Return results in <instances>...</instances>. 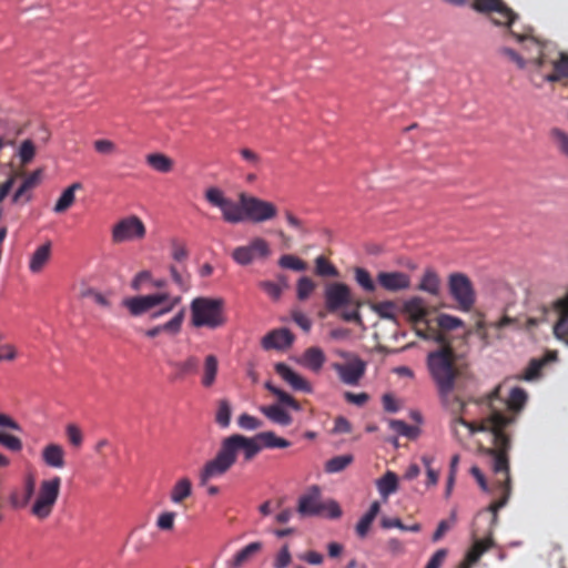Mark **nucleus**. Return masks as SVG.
I'll use <instances>...</instances> for the list:
<instances>
[{
  "mask_svg": "<svg viewBox=\"0 0 568 568\" xmlns=\"http://www.w3.org/2000/svg\"><path fill=\"white\" fill-rule=\"evenodd\" d=\"M315 273L323 277H337L339 275L338 270L324 256L316 257Z\"/></svg>",
  "mask_w": 568,
  "mask_h": 568,
  "instance_id": "nucleus-39",
  "label": "nucleus"
},
{
  "mask_svg": "<svg viewBox=\"0 0 568 568\" xmlns=\"http://www.w3.org/2000/svg\"><path fill=\"white\" fill-rule=\"evenodd\" d=\"M191 323L194 327L216 329L226 324L225 302L221 297L200 296L192 300Z\"/></svg>",
  "mask_w": 568,
  "mask_h": 568,
  "instance_id": "nucleus-5",
  "label": "nucleus"
},
{
  "mask_svg": "<svg viewBox=\"0 0 568 568\" xmlns=\"http://www.w3.org/2000/svg\"><path fill=\"white\" fill-rule=\"evenodd\" d=\"M403 310L413 324L426 323L428 310L422 297L415 296L404 303Z\"/></svg>",
  "mask_w": 568,
  "mask_h": 568,
  "instance_id": "nucleus-23",
  "label": "nucleus"
},
{
  "mask_svg": "<svg viewBox=\"0 0 568 568\" xmlns=\"http://www.w3.org/2000/svg\"><path fill=\"white\" fill-rule=\"evenodd\" d=\"M291 442L276 436L274 432L258 433L254 437L233 434L221 442L215 457L209 460L200 471V483L205 485L210 479L227 473L236 463L239 453H243L245 462L252 460L263 448H287Z\"/></svg>",
  "mask_w": 568,
  "mask_h": 568,
  "instance_id": "nucleus-2",
  "label": "nucleus"
},
{
  "mask_svg": "<svg viewBox=\"0 0 568 568\" xmlns=\"http://www.w3.org/2000/svg\"><path fill=\"white\" fill-rule=\"evenodd\" d=\"M417 288L434 296L438 295L440 290L438 274L433 268L425 270Z\"/></svg>",
  "mask_w": 568,
  "mask_h": 568,
  "instance_id": "nucleus-30",
  "label": "nucleus"
},
{
  "mask_svg": "<svg viewBox=\"0 0 568 568\" xmlns=\"http://www.w3.org/2000/svg\"><path fill=\"white\" fill-rule=\"evenodd\" d=\"M341 357L345 358V363L334 362L331 364V368L336 372L339 381L349 386L359 385L364 377L367 368V364L359 356L348 353L339 352Z\"/></svg>",
  "mask_w": 568,
  "mask_h": 568,
  "instance_id": "nucleus-10",
  "label": "nucleus"
},
{
  "mask_svg": "<svg viewBox=\"0 0 568 568\" xmlns=\"http://www.w3.org/2000/svg\"><path fill=\"white\" fill-rule=\"evenodd\" d=\"M353 462L352 455H338L326 462L325 470L327 473H339Z\"/></svg>",
  "mask_w": 568,
  "mask_h": 568,
  "instance_id": "nucleus-40",
  "label": "nucleus"
},
{
  "mask_svg": "<svg viewBox=\"0 0 568 568\" xmlns=\"http://www.w3.org/2000/svg\"><path fill=\"white\" fill-rule=\"evenodd\" d=\"M166 364L173 369L171 375L172 381L182 382L186 377L197 373L200 359L194 355H190L183 361L169 358Z\"/></svg>",
  "mask_w": 568,
  "mask_h": 568,
  "instance_id": "nucleus-19",
  "label": "nucleus"
},
{
  "mask_svg": "<svg viewBox=\"0 0 568 568\" xmlns=\"http://www.w3.org/2000/svg\"><path fill=\"white\" fill-rule=\"evenodd\" d=\"M0 444L11 452H20L22 449V442L17 436L0 432Z\"/></svg>",
  "mask_w": 568,
  "mask_h": 568,
  "instance_id": "nucleus-57",
  "label": "nucleus"
},
{
  "mask_svg": "<svg viewBox=\"0 0 568 568\" xmlns=\"http://www.w3.org/2000/svg\"><path fill=\"white\" fill-rule=\"evenodd\" d=\"M231 414L232 409L230 403L226 399H221L219 402V407L215 416L216 423L223 428L229 427L231 422Z\"/></svg>",
  "mask_w": 568,
  "mask_h": 568,
  "instance_id": "nucleus-45",
  "label": "nucleus"
},
{
  "mask_svg": "<svg viewBox=\"0 0 568 568\" xmlns=\"http://www.w3.org/2000/svg\"><path fill=\"white\" fill-rule=\"evenodd\" d=\"M61 488V478L54 476L50 479L42 480L31 514L40 520L48 518L58 500Z\"/></svg>",
  "mask_w": 568,
  "mask_h": 568,
  "instance_id": "nucleus-9",
  "label": "nucleus"
},
{
  "mask_svg": "<svg viewBox=\"0 0 568 568\" xmlns=\"http://www.w3.org/2000/svg\"><path fill=\"white\" fill-rule=\"evenodd\" d=\"M275 372L282 379H284L294 390L304 393H312V385L307 379L293 371L285 363H277L275 365Z\"/></svg>",
  "mask_w": 568,
  "mask_h": 568,
  "instance_id": "nucleus-20",
  "label": "nucleus"
},
{
  "mask_svg": "<svg viewBox=\"0 0 568 568\" xmlns=\"http://www.w3.org/2000/svg\"><path fill=\"white\" fill-rule=\"evenodd\" d=\"M51 255V244L48 242L39 246L32 254L29 262V270L32 273H39L48 263Z\"/></svg>",
  "mask_w": 568,
  "mask_h": 568,
  "instance_id": "nucleus-31",
  "label": "nucleus"
},
{
  "mask_svg": "<svg viewBox=\"0 0 568 568\" xmlns=\"http://www.w3.org/2000/svg\"><path fill=\"white\" fill-rule=\"evenodd\" d=\"M180 303H181V297L180 296L171 297L169 295V298L161 304L163 306L159 311L154 312L152 314V317L153 318H158L160 316H163V315L170 313Z\"/></svg>",
  "mask_w": 568,
  "mask_h": 568,
  "instance_id": "nucleus-62",
  "label": "nucleus"
},
{
  "mask_svg": "<svg viewBox=\"0 0 568 568\" xmlns=\"http://www.w3.org/2000/svg\"><path fill=\"white\" fill-rule=\"evenodd\" d=\"M435 458L433 456L424 455L422 456V463L424 464L427 473V485H436L438 483V473L433 469L432 465Z\"/></svg>",
  "mask_w": 568,
  "mask_h": 568,
  "instance_id": "nucleus-58",
  "label": "nucleus"
},
{
  "mask_svg": "<svg viewBox=\"0 0 568 568\" xmlns=\"http://www.w3.org/2000/svg\"><path fill=\"white\" fill-rule=\"evenodd\" d=\"M326 361L325 353L317 346H312L305 349L303 353L301 363L312 372H320Z\"/></svg>",
  "mask_w": 568,
  "mask_h": 568,
  "instance_id": "nucleus-25",
  "label": "nucleus"
},
{
  "mask_svg": "<svg viewBox=\"0 0 568 568\" xmlns=\"http://www.w3.org/2000/svg\"><path fill=\"white\" fill-rule=\"evenodd\" d=\"M297 511L303 517L325 515L332 519L339 518L342 515V509L336 501L331 500L327 504L321 501V493L316 486L312 487L308 494L300 497Z\"/></svg>",
  "mask_w": 568,
  "mask_h": 568,
  "instance_id": "nucleus-8",
  "label": "nucleus"
},
{
  "mask_svg": "<svg viewBox=\"0 0 568 568\" xmlns=\"http://www.w3.org/2000/svg\"><path fill=\"white\" fill-rule=\"evenodd\" d=\"M184 310H180L170 321L161 325L163 332L178 334L181 331L182 323L184 321Z\"/></svg>",
  "mask_w": 568,
  "mask_h": 568,
  "instance_id": "nucleus-51",
  "label": "nucleus"
},
{
  "mask_svg": "<svg viewBox=\"0 0 568 568\" xmlns=\"http://www.w3.org/2000/svg\"><path fill=\"white\" fill-rule=\"evenodd\" d=\"M417 335L425 338V339H434L436 341L437 343L440 344V347H444L445 345H450L444 333L437 331V329H434V328H429L427 327L426 331H423V329H417L416 331Z\"/></svg>",
  "mask_w": 568,
  "mask_h": 568,
  "instance_id": "nucleus-55",
  "label": "nucleus"
},
{
  "mask_svg": "<svg viewBox=\"0 0 568 568\" xmlns=\"http://www.w3.org/2000/svg\"><path fill=\"white\" fill-rule=\"evenodd\" d=\"M376 487L378 493L386 501L389 495L394 494L398 489V477L394 471H386L381 478L376 480Z\"/></svg>",
  "mask_w": 568,
  "mask_h": 568,
  "instance_id": "nucleus-29",
  "label": "nucleus"
},
{
  "mask_svg": "<svg viewBox=\"0 0 568 568\" xmlns=\"http://www.w3.org/2000/svg\"><path fill=\"white\" fill-rule=\"evenodd\" d=\"M523 44V49L524 51L526 52H531L534 53L531 57H529L527 60H525L518 52H516L514 49H510V48H507V47H501L499 50H498V53L503 57H506L508 60H510L511 62H514L519 69H525L527 67V64H530L532 68H534V71H538L540 69H542V67L545 65V63L548 61L547 59V54L545 53V62L540 65V67H537L536 63H535V60L538 58V51L537 49L531 45V44H527L525 47L524 43Z\"/></svg>",
  "mask_w": 568,
  "mask_h": 568,
  "instance_id": "nucleus-18",
  "label": "nucleus"
},
{
  "mask_svg": "<svg viewBox=\"0 0 568 568\" xmlns=\"http://www.w3.org/2000/svg\"><path fill=\"white\" fill-rule=\"evenodd\" d=\"M437 324L443 331H453L464 325V322L455 316L448 314H440L437 317Z\"/></svg>",
  "mask_w": 568,
  "mask_h": 568,
  "instance_id": "nucleus-52",
  "label": "nucleus"
},
{
  "mask_svg": "<svg viewBox=\"0 0 568 568\" xmlns=\"http://www.w3.org/2000/svg\"><path fill=\"white\" fill-rule=\"evenodd\" d=\"M145 161L148 165L160 173H169L174 166L173 160L163 153H150L146 155Z\"/></svg>",
  "mask_w": 568,
  "mask_h": 568,
  "instance_id": "nucleus-34",
  "label": "nucleus"
},
{
  "mask_svg": "<svg viewBox=\"0 0 568 568\" xmlns=\"http://www.w3.org/2000/svg\"><path fill=\"white\" fill-rule=\"evenodd\" d=\"M272 254L270 244L263 237H254L247 245L237 246L232 252V258L240 265H248L254 260H265Z\"/></svg>",
  "mask_w": 568,
  "mask_h": 568,
  "instance_id": "nucleus-13",
  "label": "nucleus"
},
{
  "mask_svg": "<svg viewBox=\"0 0 568 568\" xmlns=\"http://www.w3.org/2000/svg\"><path fill=\"white\" fill-rule=\"evenodd\" d=\"M556 359H557L556 352H547L544 355V357H541V358L530 359L521 378L525 381H534V379L538 378L541 375V371L545 367V365L548 364L549 362H552Z\"/></svg>",
  "mask_w": 568,
  "mask_h": 568,
  "instance_id": "nucleus-24",
  "label": "nucleus"
},
{
  "mask_svg": "<svg viewBox=\"0 0 568 568\" xmlns=\"http://www.w3.org/2000/svg\"><path fill=\"white\" fill-rule=\"evenodd\" d=\"M192 495V481L187 477L180 478L172 487L170 498L174 504H182Z\"/></svg>",
  "mask_w": 568,
  "mask_h": 568,
  "instance_id": "nucleus-35",
  "label": "nucleus"
},
{
  "mask_svg": "<svg viewBox=\"0 0 568 568\" xmlns=\"http://www.w3.org/2000/svg\"><path fill=\"white\" fill-rule=\"evenodd\" d=\"M497 500L493 501L485 510H481L477 514L476 519H479L481 517H489V526L487 528V537L485 539H477L473 544V546L468 549V551L465 555L464 560L459 564L458 568H471L475 564H477L483 556L485 551H487L491 545V534L497 525L498 521V511L499 508L496 510V520H494L493 516L494 513L490 510V507L496 503ZM503 507H500L501 509Z\"/></svg>",
  "mask_w": 568,
  "mask_h": 568,
  "instance_id": "nucleus-11",
  "label": "nucleus"
},
{
  "mask_svg": "<svg viewBox=\"0 0 568 568\" xmlns=\"http://www.w3.org/2000/svg\"><path fill=\"white\" fill-rule=\"evenodd\" d=\"M355 281L366 292L372 293L376 290V284L369 272L362 267L355 268Z\"/></svg>",
  "mask_w": 568,
  "mask_h": 568,
  "instance_id": "nucleus-43",
  "label": "nucleus"
},
{
  "mask_svg": "<svg viewBox=\"0 0 568 568\" xmlns=\"http://www.w3.org/2000/svg\"><path fill=\"white\" fill-rule=\"evenodd\" d=\"M550 138L561 154L568 156V134L559 128L550 130Z\"/></svg>",
  "mask_w": 568,
  "mask_h": 568,
  "instance_id": "nucleus-48",
  "label": "nucleus"
},
{
  "mask_svg": "<svg viewBox=\"0 0 568 568\" xmlns=\"http://www.w3.org/2000/svg\"><path fill=\"white\" fill-rule=\"evenodd\" d=\"M263 545L261 541H254L237 551L234 557L226 562L227 568H241L251 560L261 549Z\"/></svg>",
  "mask_w": 568,
  "mask_h": 568,
  "instance_id": "nucleus-26",
  "label": "nucleus"
},
{
  "mask_svg": "<svg viewBox=\"0 0 568 568\" xmlns=\"http://www.w3.org/2000/svg\"><path fill=\"white\" fill-rule=\"evenodd\" d=\"M448 290L452 297L457 302L458 308L469 312L475 304V291L467 275L452 273L448 277Z\"/></svg>",
  "mask_w": 568,
  "mask_h": 568,
  "instance_id": "nucleus-12",
  "label": "nucleus"
},
{
  "mask_svg": "<svg viewBox=\"0 0 568 568\" xmlns=\"http://www.w3.org/2000/svg\"><path fill=\"white\" fill-rule=\"evenodd\" d=\"M381 526L384 529L398 528L403 531H412V532H418L422 529V526L417 523L414 525H410V526H406L403 524V521L399 518H389V517L382 518Z\"/></svg>",
  "mask_w": 568,
  "mask_h": 568,
  "instance_id": "nucleus-42",
  "label": "nucleus"
},
{
  "mask_svg": "<svg viewBox=\"0 0 568 568\" xmlns=\"http://www.w3.org/2000/svg\"><path fill=\"white\" fill-rule=\"evenodd\" d=\"M278 265L283 268H288L297 272L306 270V263L300 257L292 254L282 255L278 260Z\"/></svg>",
  "mask_w": 568,
  "mask_h": 568,
  "instance_id": "nucleus-44",
  "label": "nucleus"
},
{
  "mask_svg": "<svg viewBox=\"0 0 568 568\" xmlns=\"http://www.w3.org/2000/svg\"><path fill=\"white\" fill-rule=\"evenodd\" d=\"M94 150L104 155H111L116 152V145L106 139L97 140L93 143Z\"/></svg>",
  "mask_w": 568,
  "mask_h": 568,
  "instance_id": "nucleus-61",
  "label": "nucleus"
},
{
  "mask_svg": "<svg viewBox=\"0 0 568 568\" xmlns=\"http://www.w3.org/2000/svg\"><path fill=\"white\" fill-rule=\"evenodd\" d=\"M36 154V148L31 140H24L19 150V156L22 164H28L32 161Z\"/></svg>",
  "mask_w": 568,
  "mask_h": 568,
  "instance_id": "nucleus-56",
  "label": "nucleus"
},
{
  "mask_svg": "<svg viewBox=\"0 0 568 568\" xmlns=\"http://www.w3.org/2000/svg\"><path fill=\"white\" fill-rule=\"evenodd\" d=\"M260 288L265 292L273 301H278L283 294V286L273 281H261Z\"/></svg>",
  "mask_w": 568,
  "mask_h": 568,
  "instance_id": "nucleus-53",
  "label": "nucleus"
},
{
  "mask_svg": "<svg viewBox=\"0 0 568 568\" xmlns=\"http://www.w3.org/2000/svg\"><path fill=\"white\" fill-rule=\"evenodd\" d=\"M389 427L396 434L408 438H414L417 435V428L415 426L408 425L404 420L392 419L389 422Z\"/></svg>",
  "mask_w": 568,
  "mask_h": 568,
  "instance_id": "nucleus-47",
  "label": "nucleus"
},
{
  "mask_svg": "<svg viewBox=\"0 0 568 568\" xmlns=\"http://www.w3.org/2000/svg\"><path fill=\"white\" fill-rule=\"evenodd\" d=\"M294 335L287 328L271 331L262 339L264 349H285L292 345Z\"/></svg>",
  "mask_w": 568,
  "mask_h": 568,
  "instance_id": "nucleus-21",
  "label": "nucleus"
},
{
  "mask_svg": "<svg viewBox=\"0 0 568 568\" xmlns=\"http://www.w3.org/2000/svg\"><path fill=\"white\" fill-rule=\"evenodd\" d=\"M82 184L80 182L72 183L69 187H67L60 197L58 199L53 211L55 213L65 212L75 201V191L81 190Z\"/></svg>",
  "mask_w": 568,
  "mask_h": 568,
  "instance_id": "nucleus-33",
  "label": "nucleus"
},
{
  "mask_svg": "<svg viewBox=\"0 0 568 568\" xmlns=\"http://www.w3.org/2000/svg\"><path fill=\"white\" fill-rule=\"evenodd\" d=\"M205 200L222 212L225 222L236 224L244 220L263 223L277 215V207L272 202L256 196L241 193L240 203L226 197L224 192L215 186L209 187L204 193Z\"/></svg>",
  "mask_w": 568,
  "mask_h": 568,
  "instance_id": "nucleus-3",
  "label": "nucleus"
},
{
  "mask_svg": "<svg viewBox=\"0 0 568 568\" xmlns=\"http://www.w3.org/2000/svg\"><path fill=\"white\" fill-rule=\"evenodd\" d=\"M292 560L288 545L285 544L275 557L273 562L274 568H286Z\"/></svg>",
  "mask_w": 568,
  "mask_h": 568,
  "instance_id": "nucleus-60",
  "label": "nucleus"
},
{
  "mask_svg": "<svg viewBox=\"0 0 568 568\" xmlns=\"http://www.w3.org/2000/svg\"><path fill=\"white\" fill-rule=\"evenodd\" d=\"M377 284L387 292L396 293L410 287V276L404 272H379Z\"/></svg>",
  "mask_w": 568,
  "mask_h": 568,
  "instance_id": "nucleus-17",
  "label": "nucleus"
},
{
  "mask_svg": "<svg viewBox=\"0 0 568 568\" xmlns=\"http://www.w3.org/2000/svg\"><path fill=\"white\" fill-rule=\"evenodd\" d=\"M526 402L527 393L525 389L514 387L508 399L503 400L497 387L487 396V406L490 413L480 424L467 422L462 416H455L452 420V432L456 437H458V426L466 427L468 435H474L477 432H489L491 434L494 446L485 448L484 452L490 458L491 468L496 475V484L501 494L498 501L490 507L494 513V520H496V510L507 504L511 491L508 456L511 443L506 429L515 422V416L508 413L519 412Z\"/></svg>",
  "mask_w": 568,
  "mask_h": 568,
  "instance_id": "nucleus-1",
  "label": "nucleus"
},
{
  "mask_svg": "<svg viewBox=\"0 0 568 568\" xmlns=\"http://www.w3.org/2000/svg\"><path fill=\"white\" fill-rule=\"evenodd\" d=\"M169 298L168 293H155L149 295H140L126 297L122 301V305L128 308L132 316H141L154 307L160 306Z\"/></svg>",
  "mask_w": 568,
  "mask_h": 568,
  "instance_id": "nucleus-15",
  "label": "nucleus"
},
{
  "mask_svg": "<svg viewBox=\"0 0 568 568\" xmlns=\"http://www.w3.org/2000/svg\"><path fill=\"white\" fill-rule=\"evenodd\" d=\"M265 388L270 393H272L274 396L277 397V400H278L277 404H280L281 406L291 407L292 409H294L296 412L302 409L300 403L293 396H291L290 394H287L284 390H282L281 388L272 385L271 383H266Z\"/></svg>",
  "mask_w": 568,
  "mask_h": 568,
  "instance_id": "nucleus-38",
  "label": "nucleus"
},
{
  "mask_svg": "<svg viewBox=\"0 0 568 568\" xmlns=\"http://www.w3.org/2000/svg\"><path fill=\"white\" fill-rule=\"evenodd\" d=\"M315 288L316 283L312 278L303 276L296 284V296L300 301H305L311 296Z\"/></svg>",
  "mask_w": 568,
  "mask_h": 568,
  "instance_id": "nucleus-41",
  "label": "nucleus"
},
{
  "mask_svg": "<svg viewBox=\"0 0 568 568\" xmlns=\"http://www.w3.org/2000/svg\"><path fill=\"white\" fill-rule=\"evenodd\" d=\"M324 301L327 312L335 313L344 307L354 306L353 311H344L341 317L345 322L362 323L359 307L362 303L353 297L348 285L342 282H331L324 287Z\"/></svg>",
  "mask_w": 568,
  "mask_h": 568,
  "instance_id": "nucleus-6",
  "label": "nucleus"
},
{
  "mask_svg": "<svg viewBox=\"0 0 568 568\" xmlns=\"http://www.w3.org/2000/svg\"><path fill=\"white\" fill-rule=\"evenodd\" d=\"M146 229L142 220L135 215L122 219L112 230L114 243L141 240L145 236Z\"/></svg>",
  "mask_w": 568,
  "mask_h": 568,
  "instance_id": "nucleus-14",
  "label": "nucleus"
},
{
  "mask_svg": "<svg viewBox=\"0 0 568 568\" xmlns=\"http://www.w3.org/2000/svg\"><path fill=\"white\" fill-rule=\"evenodd\" d=\"M395 303L392 301H384L373 305V311L382 318H395Z\"/></svg>",
  "mask_w": 568,
  "mask_h": 568,
  "instance_id": "nucleus-49",
  "label": "nucleus"
},
{
  "mask_svg": "<svg viewBox=\"0 0 568 568\" xmlns=\"http://www.w3.org/2000/svg\"><path fill=\"white\" fill-rule=\"evenodd\" d=\"M558 321L554 326L555 336L568 344V294L555 303Z\"/></svg>",
  "mask_w": 568,
  "mask_h": 568,
  "instance_id": "nucleus-22",
  "label": "nucleus"
},
{
  "mask_svg": "<svg viewBox=\"0 0 568 568\" xmlns=\"http://www.w3.org/2000/svg\"><path fill=\"white\" fill-rule=\"evenodd\" d=\"M507 13H491L489 14L490 21L498 27H505L507 36L514 38L517 42L524 43L525 47L529 43L534 45L538 51V58L535 60L537 67H540L545 62V49H547L548 42L542 41L534 37V29L531 27H521L520 29H514L516 21L519 16L511 8L506 4Z\"/></svg>",
  "mask_w": 568,
  "mask_h": 568,
  "instance_id": "nucleus-7",
  "label": "nucleus"
},
{
  "mask_svg": "<svg viewBox=\"0 0 568 568\" xmlns=\"http://www.w3.org/2000/svg\"><path fill=\"white\" fill-rule=\"evenodd\" d=\"M172 258L176 262H184L189 257V251L182 243L174 241L171 246Z\"/></svg>",
  "mask_w": 568,
  "mask_h": 568,
  "instance_id": "nucleus-63",
  "label": "nucleus"
},
{
  "mask_svg": "<svg viewBox=\"0 0 568 568\" xmlns=\"http://www.w3.org/2000/svg\"><path fill=\"white\" fill-rule=\"evenodd\" d=\"M261 413L266 416L271 422L281 426H288L292 424V416L280 404L268 406H261Z\"/></svg>",
  "mask_w": 568,
  "mask_h": 568,
  "instance_id": "nucleus-28",
  "label": "nucleus"
},
{
  "mask_svg": "<svg viewBox=\"0 0 568 568\" xmlns=\"http://www.w3.org/2000/svg\"><path fill=\"white\" fill-rule=\"evenodd\" d=\"M173 283L179 287L181 292H187L191 287V275L186 270V266L182 265H170L169 267Z\"/></svg>",
  "mask_w": 568,
  "mask_h": 568,
  "instance_id": "nucleus-36",
  "label": "nucleus"
},
{
  "mask_svg": "<svg viewBox=\"0 0 568 568\" xmlns=\"http://www.w3.org/2000/svg\"><path fill=\"white\" fill-rule=\"evenodd\" d=\"M219 372V361L215 355H207L204 359L203 375L201 383L203 387L210 388L214 385Z\"/></svg>",
  "mask_w": 568,
  "mask_h": 568,
  "instance_id": "nucleus-32",
  "label": "nucleus"
},
{
  "mask_svg": "<svg viewBox=\"0 0 568 568\" xmlns=\"http://www.w3.org/2000/svg\"><path fill=\"white\" fill-rule=\"evenodd\" d=\"M175 513L164 511L161 513L156 519V527L163 531H170L174 528Z\"/></svg>",
  "mask_w": 568,
  "mask_h": 568,
  "instance_id": "nucleus-54",
  "label": "nucleus"
},
{
  "mask_svg": "<svg viewBox=\"0 0 568 568\" xmlns=\"http://www.w3.org/2000/svg\"><path fill=\"white\" fill-rule=\"evenodd\" d=\"M456 358L453 347L445 345L430 352L426 363L442 404L453 414L459 415L464 410L465 404L458 396L453 395L456 379L460 374Z\"/></svg>",
  "mask_w": 568,
  "mask_h": 568,
  "instance_id": "nucleus-4",
  "label": "nucleus"
},
{
  "mask_svg": "<svg viewBox=\"0 0 568 568\" xmlns=\"http://www.w3.org/2000/svg\"><path fill=\"white\" fill-rule=\"evenodd\" d=\"M65 433H67L68 439L72 446L80 447L82 445L83 435H82L81 429L77 425L69 424L67 426Z\"/></svg>",
  "mask_w": 568,
  "mask_h": 568,
  "instance_id": "nucleus-59",
  "label": "nucleus"
},
{
  "mask_svg": "<svg viewBox=\"0 0 568 568\" xmlns=\"http://www.w3.org/2000/svg\"><path fill=\"white\" fill-rule=\"evenodd\" d=\"M473 8L488 16L491 13H507L506 3L503 0H474Z\"/></svg>",
  "mask_w": 568,
  "mask_h": 568,
  "instance_id": "nucleus-37",
  "label": "nucleus"
},
{
  "mask_svg": "<svg viewBox=\"0 0 568 568\" xmlns=\"http://www.w3.org/2000/svg\"><path fill=\"white\" fill-rule=\"evenodd\" d=\"M447 556L446 549H438L434 552L430 559L427 561L425 568H439Z\"/></svg>",
  "mask_w": 568,
  "mask_h": 568,
  "instance_id": "nucleus-64",
  "label": "nucleus"
},
{
  "mask_svg": "<svg viewBox=\"0 0 568 568\" xmlns=\"http://www.w3.org/2000/svg\"><path fill=\"white\" fill-rule=\"evenodd\" d=\"M237 425L244 430H255L263 426V422L255 416L243 413L237 418Z\"/></svg>",
  "mask_w": 568,
  "mask_h": 568,
  "instance_id": "nucleus-50",
  "label": "nucleus"
},
{
  "mask_svg": "<svg viewBox=\"0 0 568 568\" xmlns=\"http://www.w3.org/2000/svg\"><path fill=\"white\" fill-rule=\"evenodd\" d=\"M554 71L547 74L541 73V69L538 71H531L530 79L537 85L540 87L544 82H559L564 79H568V54L559 52V58L551 61Z\"/></svg>",
  "mask_w": 568,
  "mask_h": 568,
  "instance_id": "nucleus-16",
  "label": "nucleus"
},
{
  "mask_svg": "<svg viewBox=\"0 0 568 568\" xmlns=\"http://www.w3.org/2000/svg\"><path fill=\"white\" fill-rule=\"evenodd\" d=\"M82 297L92 300L97 305L109 310L111 307V301L106 294H103L94 288H85L81 293Z\"/></svg>",
  "mask_w": 568,
  "mask_h": 568,
  "instance_id": "nucleus-46",
  "label": "nucleus"
},
{
  "mask_svg": "<svg viewBox=\"0 0 568 568\" xmlns=\"http://www.w3.org/2000/svg\"><path fill=\"white\" fill-rule=\"evenodd\" d=\"M42 460L44 464L52 468H63L64 462V449L58 444H49L42 450Z\"/></svg>",
  "mask_w": 568,
  "mask_h": 568,
  "instance_id": "nucleus-27",
  "label": "nucleus"
}]
</instances>
